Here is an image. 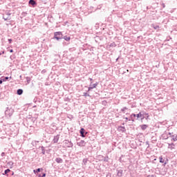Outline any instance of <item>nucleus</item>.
I'll list each match as a JSON object with an SVG mask.
<instances>
[{
    "label": "nucleus",
    "mask_w": 177,
    "mask_h": 177,
    "mask_svg": "<svg viewBox=\"0 0 177 177\" xmlns=\"http://www.w3.org/2000/svg\"><path fill=\"white\" fill-rule=\"evenodd\" d=\"M142 131H146V129H147V128H149V125L147 124H142L140 126Z\"/></svg>",
    "instance_id": "412c9836"
},
{
    "label": "nucleus",
    "mask_w": 177,
    "mask_h": 177,
    "mask_svg": "<svg viewBox=\"0 0 177 177\" xmlns=\"http://www.w3.org/2000/svg\"><path fill=\"white\" fill-rule=\"evenodd\" d=\"M40 1H41V2H44L45 3H46V1H48V0H40Z\"/></svg>",
    "instance_id": "3c124183"
},
{
    "label": "nucleus",
    "mask_w": 177,
    "mask_h": 177,
    "mask_svg": "<svg viewBox=\"0 0 177 177\" xmlns=\"http://www.w3.org/2000/svg\"><path fill=\"white\" fill-rule=\"evenodd\" d=\"M4 15H6V16H7L8 17H10L12 13L10 12V11H6Z\"/></svg>",
    "instance_id": "cd10ccee"
},
{
    "label": "nucleus",
    "mask_w": 177,
    "mask_h": 177,
    "mask_svg": "<svg viewBox=\"0 0 177 177\" xmlns=\"http://www.w3.org/2000/svg\"><path fill=\"white\" fill-rule=\"evenodd\" d=\"M26 80L28 84H30V82H31V77H26Z\"/></svg>",
    "instance_id": "c756f323"
},
{
    "label": "nucleus",
    "mask_w": 177,
    "mask_h": 177,
    "mask_svg": "<svg viewBox=\"0 0 177 177\" xmlns=\"http://www.w3.org/2000/svg\"><path fill=\"white\" fill-rule=\"evenodd\" d=\"M37 143H39V141H32L31 145L33 147H37Z\"/></svg>",
    "instance_id": "393cba45"
},
{
    "label": "nucleus",
    "mask_w": 177,
    "mask_h": 177,
    "mask_svg": "<svg viewBox=\"0 0 177 177\" xmlns=\"http://www.w3.org/2000/svg\"><path fill=\"white\" fill-rule=\"evenodd\" d=\"M118 59H120V57H118L117 59H116V62H118Z\"/></svg>",
    "instance_id": "6e6d98bb"
},
{
    "label": "nucleus",
    "mask_w": 177,
    "mask_h": 177,
    "mask_svg": "<svg viewBox=\"0 0 177 177\" xmlns=\"http://www.w3.org/2000/svg\"><path fill=\"white\" fill-rule=\"evenodd\" d=\"M13 113H15V109H13L12 107H8L6 111H5L6 115L9 118H10L11 115H13Z\"/></svg>",
    "instance_id": "7ed1b4c3"
},
{
    "label": "nucleus",
    "mask_w": 177,
    "mask_h": 177,
    "mask_svg": "<svg viewBox=\"0 0 177 177\" xmlns=\"http://www.w3.org/2000/svg\"><path fill=\"white\" fill-rule=\"evenodd\" d=\"M53 39H56V41H60L63 39V32H55Z\"/></svg>",
    "instance_id": "f03ea898"
},
{
    "label": "nucleus",
    "mask_w": 177,
    "mask_h": 177,
    "mask_svg": "<svg viewBox=\"0 0 177 177\" xmlns=\"http://www.w3.org/2000/svg\"><path fill=\"white\" fill-rule=\"evenodd\" d=\"M145 145L147 146V149H149V147H150V144L149 143V141H147L145 142Z\"/></svg>",
    "instance_id": "c9c22d12"
},
{
    "label": "nucleus",
    "mask_w": 177,
    "mask_h": 177,
    "mask_svg": "<svg viewBox=\"0 0 177 177\" xmlns=\"http://www.w3.org/2000/svg\"><path fill=\"white\" fill-rule=\"evenodd\" d=\"M168 138H169V137H167L165 139H168Z\"/></svg>",
    "instance_id": "338daca9"
},
{
    "label": "nucleus",
    "mask_w": 177,
    "mask_h": 177,
    "mask_svg": "<svg viewBox=\"0 0 177 177\" xmlns=\"http://www.w3.org/2000/svg\"><path fill=\"white\" fill-rule=\"evenodd\" d=\"M118 131L119 132L125 133V132H127V129H125V127L119 126V127H118Z\"/></svg>",
    "instance_id": "f8f14e48"
},
{
    "label": "nucleus",
    "mask_w": 177,
    "mask_h": 177,
    "mask_svg": "<svg viewBox=\"0 0 177 177\" xmlns=\"http://www.w3.org/2000/svg\"><path fill=\"white\" fill-rule=\"evenodd\" d=\"M147 177H157V176L154 174H151V175H148Z\"/></svg>",
    "instance_id": "e433bc0d"
},
{
    "label": "nucleus",
    "mask_w": 177,
    "mask_h": 177,
    "mask_svg": "<svg viewBox=\"0 0 177 177\" xmlns=\"http://www.w3.org/2000/svg\"><path fill=\"white\" fill-rule=\"evenodd\" d=\"M97 9H102V5L98 6Z\"/></svg>",
    "instance_id": "09e8293b"
},
{
    "label": "nucleus",
    "mask_w": 177,
    "mask_h": 177,
    "mask_svg": "<svg viewBox=\"0 0 177 177\" xmlns=\"http://www.w3.org/2000/svg\"><path fill=\"white\" fill-rule=\"evenodd\" d=\"M84 135H85V136H86V135H88V131H85Z\"/></svg>",
    "instance_id": "603ef678"
},
{
    "label": "nucleus",
    "mask_w": 177,
    "mask_h": 177,
    "mask_svg": "<svg viewBox=\"0 0 177 177\" xmlns=\"http://www.w3.org/2000/svg\"><path fill=\"white\" fill-rule=\"evenodd\" d=\"M1 156V157H5V152H2Z\"/></svg>",
    "instance_id": "a18cd8bd"
},
{
    "label": "nucleus",
    "mask_w": 177,
    "mask_h": 177,
    "mask_svg": "<svg viewBox=\"0 0 177 177\" xmlns=\"http://www.w3.org/2000/svg\"><path fill=\"white\" fill-rule=\"evenodd\" d=\"M37 176H38V177H46V173H41V174H37Z\"/></svg>",
    "instance_id": "a878e982"
},
{
    "label": "nucleus",
    "mask_w": 177,
    "mask_h": 177,
    "mask_svg": "<svg viewBox=\"0 0 177 177\" xmlns=\"http://www.w3.org/2000/svg\"><path fill=\"white\" fill-rule=\"evenodd\" d=\"M122 125H125V123H122Z\"/></svg>",
    "instance_id": "69168bd1"
},
{
    "label": "nucleus",
    "mask_w": 177,
    "mask_h": 177,
    "mask_svg": "<svg viewBox=\"0 0 177 177\" xmlns=\"http://www.w3.org/2000/svg\"><path fill=\"white\" fill-rule=\"evenodd\" d=\"M104 161L105 162H109V157H108V156H105V157L104 158Z\"/></svg>",
    "instance_id": "473e14b6"
},
{
    "label": "nucleus",
    "mask_w": 177,
    "mask_h": 177,
    "mask_svg": "<svg viewBox=\"0 0 177 177\" xmlns=\"http://www.w3.org/2000/svg\"><path fill=\"white\" fill-rule=\"evenodd\" d=\"M41 73V74H45V73H46V69H43Z\"/></svg>",
    "instance_id": "ea45409f"
},
{
    "label": "nucleus",
    "mask_w": 177,
    "mask_h": 177,
    "mask_svg": "<svg viewBox=\"0 0 177 177\" xmlns=\"http://www.w3.org/2000/svg\"><path fill=\"white\" fill-rule=\"evenodd\" d=\"M174 133H168V135H169V138H171V141L173 142H177V135L173 134Z\"/></svg>",
    "instance_id": "0eeeda50"
},
{
    "label": "nucleus",
    "mask_w": 177,
    "mask_h": 177,
    "mask_svg": "<svg viewBox=\"0 0 177 177\" xmlns=\"http://www.w3.org/2000/svg\"><path fill=\"white\" fill-rule=\"evenodd\" d=\"M125 110H128V108L127 106L123 107L120 110V113H123V114H125Z\"/></svg>",
    "instance_id": "bb28decb"
},
{
    "label": "nucleus",
    "mask_w": 177,
    "mask_h": 177,
    "mask_svg": "<svg viewBox=\"0 0 177 177\" xmlns=\"http://www.w3.org/2000/svg\"><path fill=\"white\" fill-rule=\"evenodd\" d=\"M116 176L118 177H122V175L124 174V170L122 169H116Z\"/></svg>",
    "instance_id": "6e6552de"
},
{
    "label": "nucleus",
    "mask_w": 177,
    "mask_h": 177,
    "mask_svg": "<svg viewBox=\"0 0 177 177\" xmlns=\"http://www.w3.org/2000/svg\"><path fill=\"white\" fill-rule=\"evenodd\" d=\"M136 117L138 118V116H134V117H133V120H135V118H136Z\"/></svg>",
    "instance_id": "bf43d9fd"
},
{
    "label": "nucleus",
    "mask_w": 177,
    "mask_h": 177,
    "mask_svg": "<svg viewBox=\"0 0 177 177\" xmlns=\"http://www.w3.org/2000/svg\"><path fill=\"white\" fill-rule=\"evenodd\" d=\"M124 120H125V122H127V121H129V120H131V116L129 117V118H124Z\"/></svg>",
    "instance_id": "4c0bfd02"
},
{
    "label": "nucleus",
    "mask_w": 177,
    "mask_h": 177,
    "mask_svg": "<svg viewBox=\"0 0 177 177\" xmlns=\"http://www.w3.org/2000/svg\"><path fill=\"white\" fill-rule=\"evenodd\" d=\"M33 102H34V103H37V102H38V103H41V102L35 100V98L34 99Z\"/></svg>",
    "instance_id": "79ce46f5"
},
{
    "label": "nucleus",
    "mask_w": 177,
    "mask_h": 177,
    "mask_svg": "<svg viewBox=\"0 0 177 177\" xmlns=\"http://www.w3.org/2000/svg\"><path fill=\"white\" fill-rule=\"evenodd\" d=\"M168 161H169V160H168V158L163 157L162 156H160L159 157V162H160V164H162V165H164V167H165V165H167Z\"/></svg>",
    "instance_id": "20e7f679"
},
{
    "label": "nucleus",
    "mask_w": 177,
    "mask_h": 177,
    "mask_svg": "<svg viewBox=\"0 0 177 177\" xmlns=\"http://www.w3.org/2000/svg\"><path fill=\"white\" fill-rule=\"evenodd\" d=\"M93 84V82H91L90 83V86H89V87L88 88L87 92H88V93H89L90 91H92V89H95V88H96V86H97V85H99V83H98V82H96V83L94 84Z\"/></svg>",
    "instance_id": "39448f33"
},
{
    "label": "nucleus",
    "mask_w": 177,
    "mask_h": 177,
    "mask_svg": "<svg viewBox=\"0 0 177 177\" xmlns=\"http://www.w3.org/2000/svg\"><path fill=\"white\" fill-rule=\"evenodd\" d=\"M24 91L21 88H19L17 91V94L19 95V96L21 95V94L23 93Z\"/></svg>",
    "instance_id": "b1692460"
},
{
    "label": "nucleus",
    "mask_w": 177,
    "mask_h": 177,
    "mask_svg": "<svg viewBox=\"0 0 177 177\" xmlns=\"http://www.w3.org/2000/svg\"><path fill=\"white\" fill-rule=\"evenodd\" d=\"M32 121H33V122L35 121V119L32 118Z\"/></svg>",
    "instance_id": "13d9d810"
},
{
    "label": "nucleus",
    "mask_w": 177,
    "mask_h": 177,
    "mask_svg": "<svg viewBox=\"0 0 177 177\" xmlns=\"http://www.w3.org/2000/svg\"><path fill=\"white\" fill-rule=\"evenodd\" d=\"M28 4L30 6L35 8V6H37V1H35V0H29Z\"/></svg>",
    "instance_id": "9b49d317"
},
{
    "label": "nucleus",
    "mask_w": 177,
    "mask_h": 177,
    "mask_svg": "<svg viewBox=\"0 0 177 177\" xmlns=\"http://www.w3.org/2000/svg\"><path fill=\"white\" fill-rule=\"evenodd\" d=\"M10 53H13V49L10 50Z\"/></svg>",
    "instance_id": "864d4df0"
},
{
    "label": "nucleus",
    "mask_w": 177,
    "mask_h": 177,
    "mask_svg": "<svg viewBox=\"0 0 177 177\" xmlns=\"http://www.w3.org/2000/svg\"><path fill=\"white\" fill-rule=\"evenodd\" d=\"M106 177H111V173H108Z\"/></svg>",
    "instance_id": "58836bf2"
},
{
    "label": "nucleus",
    "mask_w": 177,
    "mask_h": 177,
    "mask_svg": "<svg viewBox=\"0 0 177 177\" xmlns=\"http://www.w3.org/2000/svg\"><path fill=\"white\" fill-rule=\"evenodd\" d=\"M1 55H2V53H0V56H1Z\"/></svg>",
    "instance_id": "774afa93"
},
{
    "label": "nucleus",
    "mask_w": 177,
    "mask_h": 177,
    "mask_svg": "<svg viewBox=\"0 0 177 177\" xmlns=\"http://www.w3.org/2000/svg\"><path fill=\"white\" fill-rule=\"evenodd\" d=\"M83 96H85V97L88 96V97H89V96H91V95H89V93L87 92V93H84Z\"/></svg>",
    "instance_id": "f704fd0d"
},
{
    "label": "nucleus",
    "mask_w": 177,
    "mask_h": 177,
    "mask_svg": "<svg viewBox=\"0 0 177 177\" xmlns=\"http://www.w3.org/2000/svg\"><path fill=\"white\" fill-rule=\"evenodd\" d=\"M133 117H137L136 120L138 118H140L141 121L142 122L143 120H149V113H146L145 111H140L138 114L132 113L130 115V118L129 121H132L133 122H135V120H133Z\"/></svg>",
    "instance_id": "f257e3e1"
},
{
    "label": "nucleus",
    "mask_w": 177,
    "mask_h": 177,
    "mask_svg": "<svg viewBox=\"0 0 177 177\" xmlns=\"http://www.w3.org/2000/svg\"><path fill=\"white\" fill-rule=\"evenodd\" d=\"M39 149H41V154H43V156H45V153L46 152V149H45V147L44 146H40L39 147Z\"/></svg>",
    "instance_id": "aec40b11"
},
{
    "label": "nucleus",
    "mask_w": 177,
    "mask_h": 177,
    "mask_svg": "<svg viewBox=\"0 0 177 177\" xmlns=\"http://www.w3.org/2000/svg\"><path fill=\"white\" fill-rule=\"evenodd\" d=\"M85 132H86L85 129H84V128L80 129V136L82 138H85Z\"/></svg>",
    "instance_id": "2eb2a0df"
},
{
    "label": "nucleus",
    "mask_w": 177,
    "mask_h": 177,
    "mask_svg": "<svg viewBox=\"0 0 177 177\" xmlns=\"http://www.w3.org/2000/svg\"><path fill=\"white\" fill-rule=\"evenodd\" d=\"M10 58L11 59V60H13V59H15V56L11 55V56L10 57Z\"/></svg>",
    "instance_id": "49530a36"
},
{
    "label": "nucleus",
    "mask_w": 177,
    "mask_h": 177,
    "mask_svg": "<svg viewBox=\"0 0 177 177\" xmlns=\"http://www.w3.org/2000/svg\"><path fill=\"white\" fill-rule=\"evenodd\" d=\"M94 39H95V41L97 44H99L100 42V41H103V37H102V36H95L94 37Z\"/></svg>",
    "instance_id": "1a4fd4ad"
},
{
    "label": "nucleus",
    "mask_w": 177,
    "mask_h": 177,
    "mask_svg": "<svg viewBox=\"0 0 177 177\" xmlns=\"http://www.w3.org/2000/svg\"><path fill=\"white\" fill-rule=\"evenodd\" d=\"M167 149H170V150H174V149H175V144H174L173 142L168 143Z\"/></svg>",
    "instance_id": "dca6fc26"
},
{
    "label": "nucleus",
    "mask_w": 177,
    "mask_h": 177,
    "mask_svg": "<svg viewBox=\"0 0 177 177\" xmlns=\"http://www.w3.org/2000/svg\"><path fill=\"white\" fill-rule=\"evenodd\" d=\"M3 82V79H0V85H2Z\"/></svg>",
    "instance_id": "37998d69"
},
{
    "label": "nucleus",
    "mask_w": 177,
    "mask_h": 177,
    "mask_svg": "<svg viewBox=\"0 0 177 177\" xmlns=\"http://www.w3.org/2000/svg\"><path fill=\"white\" fill-rule=\"evenodd\" d=\"M31 118H32L31 117H29V118H28L29 120H31Z\"/></svg>",
    "instance_id": "680f3d73"
},
{
    "label": "nucleus",
    "mask_w": 177,
    "mask_h": 177,
    "mask_svg": "<svg viewBox=\"0 0 177 177\" xmlns=\"http://www.w3.org/2000/svg\"><path fill=\"white\" fill-rule=\"evenodd\" d=\"M35 107H37V105L33 106V108H35Z\"/></svg>",
    "instance_id": "052dcab7"
},
{
    "label": "nucleus",
    "mask_w": 177,
    "mask_h": 177,
    "mask_svg": "<svg viewBox=\"0 0 177 177\" xmlns=\"http://www.w3.org/2000/svg\"><path fill=\"white\" fill-rule=\"evenodd\" d=\"M88 80L91 81V82H92V81H93V79H92V78H89Z\"/></svg>",
    "instance_id": "5fc2aeb1"
},
{
    "label": "nucleus",
    "mask_w": 177,
    "mask_h": 177,
    "mask_svg": "<svg viewBox=\"0 0 177 177\" xmlns=\"http://www.w3.org/2000/svg\"><path fill=\"white\" fill-rule=\"evenodd\" d=\"M59 139H60L59 134L54 136L53 140V143H57L59 142Z\"/></svg>",
    "instance_id": "ddd939ff"
},
{
    "label": "nucleus",
    "mask_w": 177,
    "mask_h": 177,
    "mask_svg": "<svg viewBox=\"0 0 177 177\" xmlns=\"http://www.w3.org/2000/svg\"><path fill=\"white\" fill-rule=\"evenodd\" d=\"M3 19L5 20V21H6L7 20H10V17H8V15L4 14L3 15Z\"/></svg>",
    "instance_id": "5701e85b"
},
{
    "label": "nucleus",
    "mask_w": 177,
    "mask_h": 177,
    "mask_svg": "<svg viewBox=\"0 0 177 177\" xmlns=\"http://www.w3.org/2000/svg\"><path fill=\"white\" fill-rule=\"evenodd\" d=\"M9 78H12V77H5L4 78H3V82H6V81H8V80H9Z\"/></svg>",
    "instance_id": "7c9ffc66"
},
{
    "label": "nucleus",
    "mask_w": 177,
    "mask_h": 177,
    "mask_svg": "<svg viewBox=\"0 0 177 177\" xmlns=\"http://www.w3.org/2000/svg\"><path fill=\"white\" fill-rule=\"evenodd\" d=\"M62 39H64L65 41H66V42L70 41V40L71 39V37L70 36H67V35H63V37Z\"/></svg>",
    "instance_id": "a211bd4d"
},
{
    "label": "nucleus",
    "mask_w": 177,
    "mask_h": 177,
    "mask_svg": "<svg viewBox=\"0 0 177 177\" xmlns=\"http://www.w3.org/2000/svg\"><path fill=\"white\" fill-rule=\"evenodd\" d=\"M82 162H83L84 165H86V164L88 162V158H84L82 160Z\"/></svg>",
    "instance_id": "c85d7f7f"
},
{
    "label": "nucleus",
    "mask_w": 177,
    "mask_h": 177,
    "mask_svg": "<svg viewBox=\"0 0 177 177\" xmlns=\"http://www.w3.org/2000/svg\"><path fill=\"white\" fill-rule=\"evenodd\" d=\"M64 143L66 146V147H73V146H74V144L72 143L71 141H70L69 140H64Z\"/></svg>",
    "instance_id": "423d86ee"
},
{
    "label": "nucleus",
    "mask_w": 177,
    "mask_h": 177,
    "mask_svg": "<svg viewBox=\"0 0 177 177\" xmlns=\"http://www.w3.org/2000/svg\"><path fill=\"white\" fill-rule=\"evenodd\" d=\"M14 164L15 162H13L12 161H10L7 162V165L9 166L10 169H12V168H13Z\"/></svg>",
    "instance_id": "4be33fe9"
},
{
    "label": "nucleus",
    "mask_w": 177,
    "mask_h": 177,
    "mask_svg": "<svg viewBox=\"0 0 177 177\" xmlns=\"http://www.w3.org/2000/svg\"><path fill=\"white\" fill-rule=\"evenodd\" d=\"M55 162H57V164H63V159L62 158H57Z\"/></svg>",
    "instance_id": "6ab92c4d"
},
{
    "label": "nucleus",
    "mask_w": 177,
    "mask_h": 177,
    "mask_svg": "<svg viewBox=\"0 0 177 177\" xmlns=\"http://www.w3.org/2000/svg\"><path fill=\"white\" fill-rule=\"evenodd\" d=\"M111 48H115L117 46V44H115V42H113L110 44Z\"/></svg>",
    "instance_id": "2f4dec72"
},
{
    "label": "nucleus",
    "mask_w": 177,
    "mask_h": 177,
    "mask_svg": "<svg viewBox=\"0 0 177 177\" xmlns=\"http://www.w3.org/2000/svg\"><path fill=\"white\" fill-rule=\"evenodd\" d=\"M121 160H122V159H121V158H120V161L121 162Z\"/></svg>",
    "instance_id": "e2e57ef3"
},
{
    "label": "nucleus",
    "mask_w": 177,
    "mask_h": 177,
    "mask_svg": "<svg viewBox=\"0 0 177 177\" xmlns=\"http://www.w3.org/2000/svg\"><path fill=\"white\" fill-rule=\"evenodd\" d=\"M140 136H143V133H140Z\"/></svg>",
    "instance_id": "4d7b16f0"
},
{
    "label": "nucleus",
    "mask_w": 177,
    "mask_h": 177,
    "mask_svg": "<svg viewBox=\"0 0 177 177\" xmlns=\"http://www.w3.org/2000/svg\"><path fill=\"white\" fill-rule=\"evenodd\" d=\"M9 172H12V171L10 170V169H7L4 171V172L2 174V175L6 176H9V174H8Z\"/></svg>",
    "instance_id": "f3484780"
},
{
    "label": "nucleus",
    "mask_w": 177,
    "mask_h": 177,
    "mask_svg": "<svg viewBox=\"0 0 177 177\" xmlns=\"http://www.w3.org/2000/svg\"><path fill=\"white\" fill-rule=\"evenodd\" d=\"M10 172H11L10 174L11 176H13V175H15V171H10Z\"/></svg>",
    "instance_id": "de8ad7c7"
},
{
    "label": "nucleus",
    "mask_w": 177,
    "mask_h": 177,
    "mask_svg": "<svg viewBox=\"0 0 177 177\" xmlns=\"http://www.w3.org/2000/svg\"><path fill=\"white\" fill-rule=\"evenodd\" d=\"M153 28H154V30H157L158 28H160V26H156Z\"/></svg>",
    "instance_id": "c03bdc74"
},
{
    "label": "nucleus",
    "mask_w": 177,
    "mask_h": 177,
    "mask_svg": "<svg viewBox=\"0 0 177 177\" xmlns=\"http://www.w3.org/2000/svg\"><path fill=\"white\" fill-rule=\"evenodd\" d=\"M12 41H13V40L12 39H8L9 44H12Z\"/></svg>",
    "instance_id": "a19ab883"
},
{
    "label": "nucleus",
    "mask_w": 177,
    "mask_h": 177,
    "mask_svg": "<svg viewBox=\"0 0 177 177\" xmlns=\"http://www.w3.org/2000/svg\"><path fill=\"white\" fill-rule=\"evenodd\" d=\"M162 8H165V3H162Z\"/></svg>",
    "instance_id": "8fccbe9b"
},
{
    "label": "nucleus",
    "mask_w": 177,
    "mask_h": 177,
    "mask_svg": "<svg viewBox=\"0 0 177 177\" xmlns=\"http://www.w3.org/2000/svg\"><path fill=\"white\" fill-rule=\"evenodd\" d=\"M74 50H75V47L69 48V52H74Z\"/></svg>",
    "instance_id": "72a5a7b5"
},
{
    "label": "nucleus",
    "mask_w": 177,
    "mask_h": 177,
    "mask_svg": "<svg viewBox=\"0 0 177 177\" xmlns=\"http://www.w3.org/2000/svg\"><path fill=\"white\" fill-rule=\"evenodd\" d=\"M42 171H44L43 168H38L36 169L33 170V173L35 174V175H38V174H39V172H42Z\"/></svg>",
    "instance_id": "4468645a"
},
{
    "label": "nucleus",
    "mask_w": 177,
    "mask_h": 177,
    "mask_svg": "<svg viewBox=\"0 0 177 177\" xmlns=\"http://www.w3.org/2000/svg\"><path fill=\"white\" fill-rule=\"evenodd\" d=\"M2 53H3V54L5 53V51H3Z\"/></svg>",
    "instance_id": "0e129e2a"
},
{
    "label": "nucleus",
    "mask_w": 177,
    "mask_h": 177,
    "mask_svg": "<svg viewBox=\"0 0 177 177\" xmlns=\"http://www.w3.org/2000/svg\"><path fill=\"white\" fill-rule=\"evenodd\" d=\"M77 146L80 147H84V146L86 145V142H85V140H82L80 142H77Z\"/></svg>",
    "instance_id": "9d476101"
}]
</instances>
